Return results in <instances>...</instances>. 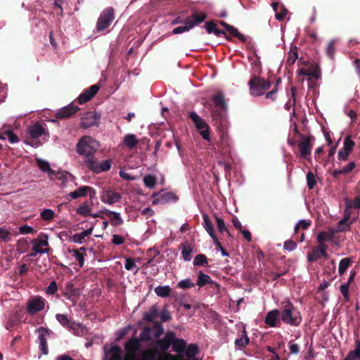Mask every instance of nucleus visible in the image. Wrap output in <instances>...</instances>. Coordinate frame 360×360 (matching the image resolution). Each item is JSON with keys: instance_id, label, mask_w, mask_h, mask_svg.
<instances>
[{"instance_id": "ddd939ff", "label": "nucleus", "mask_w": 360, "mask_h": 360, "mask_svg": "<svg viewBox=\"0 0 360 360\" xmlns=\"http://www.w3.org/2000/svg\"><path fill=\"white\" fill-rule=\"evenodd\" d=\"M281 311L278 309H273L267 312L264 322L269 326L276 328L281 326Z\"/></svg>"}, {"instance_id": "bb28decb", "label": "nucleus", "mask_w": 360, "mask_h": 360, "mask_svg": "<svg viewBox=\"0 0 360 360\" xmlns=\"http://www.w3.org/2000/svg\"><path fill=\"white\" fill-rule=\"evenodd\" d=\"M186 342L183 339H176L175 338V335L174 336V341L172 342V349L173 351L178 353V354H181L183 353L186 349Z\"/></svg>"}, {"instance_id": "9d476101", "label": "nucleus", "mask_w": 360, "mask_h": 360, "mask_svg": "<svg viewBox=\"0 0 360 360\" xmlns=\"http://www.w3.org/2000/svg\"><path fill=\"white\" fill-rule=\"evenodd\" d=\"M101 120L100 113L94 112H86L82 117L80 127L83 129H88L91 127L98 126Z\"/></svg>"}, {"instance_id": "603ef678", "label": "nucleus", "mask_w": 360, "mask_h": 360, "mask_svg": "<svg viewBox=\"0 0 360 360\" xmlns=\"http://www.w3.org/2000/svg\"><path fill=\"white\" fill-rule=\"evenodd\" d=\"M321 257V252L317 248H314L311 252L308 254L307 259L309 262H314Z\"/></svg>"}, {"instance_id": "69168bd1", "label": "nucleus", "mask_w": 360, "mask_h": 360, "mask_svg": "<svg viewBox=\"0 0 360 360\" xmlns=\"http://www.w3.org/2000/svg\"><path fill=\"white\" fill-rule=\"evenodd\" d=\"M153 330H154V336L155 338H159L162 333H163V327L162 324L159 322L155 323L153 326Z\"/></svg>"}, {"instance_id": "9b49d317", "label": "nucleus", "mask_w": 360, "mask_h": 360, "mask_svg": "<svg viewBox=\"0 0 360 360\" xmlns=\"http://www.w3.org/2000/svg\"><path fill=\"white\" fill-rule=\"evenodd\" d=\"M112 165L111 160H105L99 163L96 159L89 160L86 167L95 174H99L103 172H108L110 169Z\"/></svg>"}, {"instance_id": "f257e3e1", "label": "nucleus", "mask_w": 360, "mask_h": 360, "mask_svg": "<svg viewBox=\"0 0 360 360\" xmlns=\"http://www.w3.org/2000/svg\"><path fill=\"white\" fill-rule=\"evenodd\" d=\"M98 148V142L91 136H82L77 144V153L84 158L86 166L88 160H94V154Z\"/></svg>"}, {"instance_id": "2eb2a0df", "label": "nucleus", "mask_w": 360, "mask_h": 360, "mask_svg": "<svg viewBox=\"0 0 360 360\" xmlns=\"http://www.w3.org/2000/svg\"><path fill=\"white\" fill-rule=\"evenodd\" d=\"M79 110V108L77 105L71 103L59 109L56 112L55 117L57 119H67L76 113Z\"/></svg>"}, {"instance_id": "0eeeda50", "label": "nucleus", "mask_w": 360, "mask_h": 360, "mask_svg": "<svg viewBox=\"0 0 360 360\" xmlns=\"http://www.w3.org/2000/svg\"><path fill=\"white\" fill-rule=\"evenodd\" d=\"M212 101L216 109L212 110V113L216 118H221L223 116L222 112L227 110V104L225 101L224 95L219 91L212 96Z\"/></svg>"}, {"instance_id": "4be33fe9", "label": "nucleus", "mask_w": 360, "mask_h": 360, "mask_svg": "<svg viewBox=\"0 0 360 360\" xmlns=\"http://www.w3.org/2000/svg\"><path fill=\"white\" fill-rule=\"evenodd\" d=\"M101 212L110 218V222L112 226H117L123 224V219L121 218L119 213L109 210H103Z\"/></svg>"}, {"instance_id": "5fc2aeb1", "label": "nucleus", "mask_w": 360, "mask_h": 360, "mask_svg": "<svg viewBox=\"0 0 360 360\" xmlns=\"http://www.w3.org/2000/svg\"><path fill=\"white\" fill-rule=\"evenodd\" d=\"M349 288V285L348 283H344L340 286V290L343 295L345 302H348L350 299Z\"/></svg>"}, {"instance_id": "c756f323", "label": "nucleus", "mask_w": 360, "mask_h": 360, "mask_svg": "<svg viewBox=\"0 0 360 360\" xmlns=\"http://www.w3.org/2000/svg\"><path fill=\"white\" fill-rule=\"evenodd\" d=\"M36 161L37 165L41 171L48 173L49 175L55 174V171L51 168L50 165L47 161L40 158L37 159Z\"/></svg>"}, {"instance_id": "13d9d810", "label": "nucleus", "mask_w": 360, "mask_h": 360, "mask_svg": "<svg viewBox=\"0 0 360 360\" xmlns=\"http://www.w3.org/2000/svg\"><path fill=\"white\" fill-rule=\"evenodd\" d=\"M77 212L79 214V215H82L83 217H88V216H90L91 215V209L89 208V207L86 205V204H84L82 205H81L77 210Z\"/></svg>"}, {"instance_id": "412c9836", "label": "nucleus", "mask_w": 360, "mask_h": 360, "mask_svg": "<svg viewBox=\"0 0 360 360\" xmlns=\"http://www.w3.org/2000/svg\"><path fill=\"white\" fill-rule=\"evenodd\" d=\"M174 333L169 331L166 333L163 339L158 340V345L162 351L165 352L172 345V342L174 341Z\"/></svg>"}, {"instance_id": "a19ab883", "label": "nucleus", "mask_w": 360, "mask_h": 360, "mask_svg": "<svg viewBox=\"0 0 360 360\" xmlns=\"http://www.w3.org/2000/svg\"><path fill=\"white\" fill-rule=\"evenodd\" d=\"M158 351L156 349H148L143 352L142 356L143 360H155Z\"/></svg>"}, {"instance_id": "5701e85b", "label": "nucleus", "mask_w": 360, "mask_h": 360, "mask_svg": "<svg viewBox=\"0 0 360 360\" xmlns=\"http://www.w3.org/2000/svg\"><path fill=\"white\" fill-rule=\"evenodd\" d=\"M250 342V338L248 336L247 331L245 328H243L241 335L240 338H236L235 340V345L238 349L245 348Z\"/></svg>"}, {"instance_id": "cd10ccee", "label": "nucleus", "mask_w": 360, "mask_h": 360, "mask_svg": "<svg viewBox=\"0 0 360 360\" xmlns=\"http://www.w3.org/2000/svg\"><path fill=\"white\" fill-rule=\"evenodd\" d=\"M159 315V311L155 305H153L150 309L143 314V319L148 322H153L154 319H156Z\"/></svg>"}, {"instance_id": "e433bc0d", "label": "nucleus", "mask_w": 360, "mask_h": 360, "mask_svg": "<svg viewBox=\"0 0 360 360\" xmlns=\"http://www.w3.org/2000/svg\"><path fill=\"white\" fill-rule=\"evenodd\" d=\"M352 260L350 257H345L340 261L338 266V273L343 275L348 267L352 264Z\"/></svg>"}, {"instance_id": "f03ea898", "label": "nucleus", "mask_w": 360, "mask_h": 360, "mask_svg": "<svg viewBox=\"0 0 360 360\" xmlns=\"http://www.w3.org/2000/svg\"><path fill=\"white\" fill-rule=\"evenodd\" d=\"M271 85L270 81L255 74L251 77L248 82L250 94L255 97L264 95L266 91L271 87Z\"/></svg>"}, {"instance_id": "7ed1b4c3", "label": "nucleus", "mask_w": 360, "mask_h": 360, "mask_svg": "<svg viewBox=\"0 0 360 360\" xmlns=\"http://www.w3.org/2000/svg\"><path fill=\"white\" fill-rule=\"evenodd\" d=\"M281 321L290 326H299L302 321V317L299 311L293 306V304L288 302L281 312Z\"/></svg>"}, {"instance_id": "a878e982", "label": "nucleus", "mask_w": 360, "mask_h": 360, "mask_svg": "<svg viewBox=\"0 0 360 360\" xmlns=\"http://www.w3.org/2000/svg\"><path fill=\"white\" fill-rule=\"evenodd\" d=\"M360 359V340L355 341V348L348 352L344 360H359Z\"/></svg>"}, {"instance_id": "79ce46f5", "label": "nucleus", "mask_w": 360, "mask_h": 360, "mask_svg": "<svg viewBox=\"0 0 360 360\" xmlns=\"http://www.w3.org/2000/svg\"><path fill=\"white\" fill-rule=\"evenodd\" d=\"M193 265L194 266H208L209 264H208L207 257L203 254L197 255L194 258Z\"/></svg>"}, {"instance_id": "423d86ee", "label": "nucleus", "mask_w": 360, "mask_h": 360, "mask_svg": "<svg viewBox=\"0 0 360 360\" xmlns=\"http://www.w3.org/2000/svg\"><path fill=\"white\" fill-rule=\"evenodd\" d=\"M300 141L297 143L300 152V157L303 159H309L313 147L312 141L314 137L312 135H300Z\"/></svg>"}, {"instance_id": "338daca9", "label": "nucleus", "mask_w": 360, "mask_h": 360, "mask_svg": "<svg viewBox=\"0 0 360 360\" xmlns=\"http://www.w3.org/2000/svg\"><path fill=\"white\" fill-rule=\"evenodd\" d=\"M352 222L348 223L347 221L345 224H341L340 221L338 223V228L336 232H347L350 230V225Z\"/></svg>"}, {"instance_id": "dca6fc26", "label": "nucleus", "mask_w": 360, "mask_h": 360, "mask_svg": "<svg viewBox=\"0 0 360 360\" xmlns=\"http://www.w3.org/2000/svg\"><path fill=\"white\" fill-rule=\"evenodd\" d=\"M39 332V349H41L43 354H47L49 352L47 340L46 338L49 336V330L46 329L43 327H40L38 329Z\"/></svg>"}, {"instance_id": "4468645a", "label": "nucleus", "mask_w": 360, "mask_h": 360, "mask_svg": "<svg viewBox=\"0 0 360 360\" xmlns=\"http://www.w3.org/2000/svg\"><path fill=\"white\" fill-rule=\"evenodd\" d=\"M121 195L115 191H113L111 189H104L102 191V195L101 196V200L109 205H112L115 202H120L121 200Z\"/></svg>"}, {"instance_id": "c85d7f7f", "label": "nucleus", "mask_w": 360, "mask_h": 360, "mask_svg": "<svg viewBox=\"0 0 360 360\" xmlns=\"http://www.w3.org/2000/svg\"><path fill=\"white\" fill-rule=\"evenodd\" d=\"M308 75L311 79H315L316 80L319 79L321 77V68L317 64H311L308 70Z\"/></svg>"}, {"instance_id": "c9c22d12", "label": "nucleus", "mask_w": 360, "mask_h": 360, "mask_svg": "<svg viewBox=\"0 0 360 360\" xmlns=\"http://www.w3.org/2000/svg\"><path fill=\"white\" fill-rule=\"evenodd\" d=\"M171 288L169 285H159L154 290L156 295L161 297H167L171 293Z\"/></svg>"}, {"instance_id": "6e6d98bb", "label": "nucleus", "mask_w": 360, "mask_h": 360, "mask_svg": "<svg viewBox=\"0 0 360 360\" xmlns=\"http://www.w3.org/2000/svg\"><path fill=\"white\" fill-rule=\"evenodd\" d=\"M307 186L309 189H313L316 184V180L314 174L311 172L307 174Z\"/></svg>"}, {"instance_id": "473e14b6", "label": "nucleus", "mask_w": 360, "mask_h": 360, "mask_svg": "<svg viewBox=\"0 0 360 360\" xmlns=\"http://www.w3.org/2000/svg\"><path fill=\"white\" fill-rule=\"evenodd\" d=\"M335 236V231H330L328 232L321 231L318 234L317 241L319 243L326 241H331Z\"/></svg>"}, {"instance_id": "774afa93", "label": "nucleus", "mask_w": 360, "mask_h": 360, "mask_svg": "<svg viewBox=\"0 0 360 360\" xmlns=\"http://www.w3.org/2000/svg\"><path fill=\"white\" fill-rule=\"evenodd\" d=\"M349 154H350V152H349L345 149H340L338 153V160L346 161L348 159Z\"/></svg>"}, {"instance_id": "1a4fd4ad", "label": "nucleus", "mask_w": 360, "mask_h": 360, "mask_svg": "<svg viewBox=\"0 0 360 360\" xmlns=\"http://www.w3.org/2000/svg\"><path fill=\"white\" fill-rule=\"evenodd\" d=\"M189 117L193 120L195 124V127L201 130L200 134L202 139L206 141L210 140V131L209 126L200 117L198 114L195 112H191L189 114Z\"/></svg>"}, {"instance_id": "e2e57ef3", "label": "nucleus", "mask_w": 360, "mask_h": 360, "mask_svg": "<svg viewBox=\"0 0 360 360\" xmlns=\"http://www.w3.org/2000/svg\"><path fill=\"white\" fill-rule=\"evenodd\" d=\"M140 339L142 341H149L151 339L150 329L146 327L140 334Z\"/></svg>"}, {"instance_id": "4d7b16f0", "label": "nucleus", "mask_w": 360, "mask_h": 360, "mask_svg": "<svg viewBox=\"0 0 360 360\" xmlns=\"http://www.w3.org/2000/svg\"><path fill=\"white\" fill-rule=\"evenodd\" d=\"M290 265H291V262L290 260H288L286 262L284 263L283 266H276V269H277L276 271L281 276H283L289 271Z\"/></svg>"}, {"instance_id": "58836bf2", "label": "nucleus", "mask_w": 360, "mask_h": 360, "mask_svg": "<svg viewBox=\"0 0 360 360\" xmlns=\"http://www.w3.org/2000/svg\"><path fill=\"white\" fill-rule=\"evenodd\" d=\"M32 244L38 245L39 248L42 246H48V236L45 233H40L39 236L32 241Z\"/></svg>"}, {"instance_id": "49530a36", "label": "nucleus", "mask_w": 360, "mask_h": 360, "mask_svg": "<svg viewBox=\"0 0 360 360\" xmlns=\"http://www.w3.org/2000/svg\"><path fill=\"white\" fill-rule=\"evenodd\" d=\"M311 225V221L308 220H300L295 226V234H298L300 229H307Z\"/></svg>"}, {"instance_id": "f704fd0d", "label": "nucleus", "mask_w": 360, "mask_h": 360, "mask_svg": "<svg viewBox=\"0 0 360 360\" xmlns=\"http://www.w3.org/2000/svg\"><path fill=\"white\" fill-rule=\"evenodd\" d=\"M212 281L211 278L202 273V271H200L198 275V281L196 283V285L199 286L200 288L205 286V285L212 283Z\"/></svg>"}, {"instance_id": "f8f14e48", "label": "nucleus", "mask_w": 360, "mask_h": 360, "mask_svg": "<svg viewBox=\"0 0 360 360\" xmlns=\"http://www.w3.org/2000/svg\"><path fill=\"white\" fill-rule=\"evenodd\" d=\"M100 87L98 84H94L84 90L77 98L78 103L82 105L91 100L99 91Z\"/></svg>"}, {"instance_id": "6e6552de", "label": "nucleus", "mask_w": 360, "mask_h": 360, "mask_svg": "<svg viewBox=\"0 0 360 360\" xmlns=\"http://www.w3.org/2000/svg\"><path fill=\"white\" fill-rule=\"evenodd\" d=\"M46 301L41 296L36 295L31 297L27 301L26 309L30 315H34L39 311H43L45 308Z\"/></svg>"}, {"instance_id": "20e7f679", "label": "nucleus", "mask_w": 360, "mask_h": 360, "mask_svg": "<svg viewBox=\"0 0 360 360\" xmlns=\"http://www.w3.org/2000/svg\"><path fill=\"white\" fill-rule=\"evenodd\" d=\"M207 18V14L205 13L201 12H193L191 15L187 17L185 21L184 26H179L175 27L172 30L173 34H178L185 32L189 31L195 25H198L205 21Z\"/></svg>"}, {"instance_id": "052dcab7", "label": "nucleus", "mask_w": 360, "mask_h": 360, "mask_svg": "<svg viewBox=\"0 0 360 360\" xmlns=\"http://www.w3.org/2000/svg\"><path fill=\"white\" fill-rule=\"evenodd\" d=\"M49 248L43 249L39 248L38 245L33 244L32 252L29 255L30 257H35L38 253L44 254L49 252Z\"/></svg>"}, {"instance_id": "b1692460", "label": "nucleus", "mask_w": 360, "mask_h": 360, "mask_svg": "<svg viewBox=\"0 0 360 360\" xmlns=\"http://www.w3.org/2000/svg\"><path fill=\"white\" fill-rule=\"evenodd\" d=\"M182 258L185 261H190L191 259V253L193 247L191 243L186 241L181 244Z\"/></svg>"}, {"instance_id": "c03bdc74", "label": "nucleus", "mask_w": 360, "mask_h": 360, "mask_svg": "<svg viewBox=\"0 0 360 360\" xmlns=\"http://www.w3.org/2000/svg\"><path fill=\"white\" fill-rule=\"evenodd\" d=\"M198 351V347L196 345L191 344L187 347L185 353L188 358H193L197 355Z\"/></svg>"}, {"instance_id": "f3484780", "label": "nucleus", "mask_w": 360, "mask_h": 360, "mask_svg": "<svg viewBox=\"0 0 360 360\" xmlns=\"http://www.w3.org/2000/svg\"><path fill=\"white\" fill-rule=\"evenodd\" d=\"M153 197L158 196L157 198L154 199L153 201V204H158V203H165L170 200L176 201L178 198L176 195L172 193V192H167L163 194L158 193H154Z\"/></svg>"}, {"instance_id": "393cba45", "label": "nucleus", "mask_w": 360, "mask_h": 360, "mask_svg": "<svg viewBox=\"0 0 360 360\" xmlns=\"http://www.w3.org/2000/svg\"><path fill=\"white\" fill-rule=\"evenodd\" d=\"M94 191V189L89 186H82L76 189L75 191L70 192L69 195L72 199H77L79 197H84L87 194L88 191ZM95 193V192H94Z\"/></svg>"}, {"instance_id": "ea45409f", "label": "nucleus", "mask_w": 360, "mask_h": 360, "mask_svg": "<svg viewBox=\"0 0 360 360\" xmlns=\"http://www.w3.org/2000/svg\"><path fill=\"white\" fill-rule=\"evenodd\" d=\"M121 349L117 346H112L108 352L109 360H121Z\"/></svg>"}, {"instance_id": "a18cd8bd", "label": "nucleus", "mask_w": 360, "mask_h": 360, "mask_svg": "<svg viewBox=\"0 0 360 360\" xmlns=\"http://www.w3.org/2000/svg\"><path fill=\"white\" fill-rule=\"evenodd\" d=\"M11 240V233L4 229L0 228V242L1 243H8Z\"/></svg>"}, {"instance_id": "09e8293b", "label": "nucleus", "mask_w": 360, "mask_h": 360, "mask_svg": "<svg viewBox=\"0 0 360 360\" xmlns=\"http://www.w3.org/2000/svg\"><path fill=\"white\" fill-rule=\"evenodd\" d=\"M195 286V283L191 281V278H186L184 280L180 281L177 283V288L181 289H188Z\"/></svg>"}, {"instance_id": "864d4df0", "label": "nucleus", "mask_w": 360, "mask_h": 360, "mask_svg": "<svg viewBox=\"0 0 360 360\" xmlns=\"http://www.w3.org/2000/svg\"><path fill=\"white\" fill-rule=\"evenodd\" d=\"M355 145V143L354 141L352 140L350 136H347L344 139V147L343 149L349 151L351 153L352 150L354 146Z\"/></svg>"}, {"instance_id": "8fccbe9b", "label": "nucleus", "mask_w": 360, "mask_h": 360, "mask_svg": "<svg viewBox=\"0 0 360 360\" xmlns=\"http://www.w3.org/2000/svg\"><path fill=\"white\" fill-rule=\"evenodd\" d=\"M40 216L44 220L51 221L54 218L55 212L51 209H45L41 212Z\"/></svg>"}, {"instance_id": "de8ad7c7", "label": "nucleus", "mask_w": 360, "mask_h": 360, "mask_svg": "<svg viewBox=\"0 0 360 360\" xmlns=\"http://www.w3.org/2000/svg\"><path fill=\"white\" fill-rule=\"evenodd\" d=\"M215 219H216L217 226L219 231L221 234H223L224 232H226L229 236H231V234L229 233L223 219L219 218L216 216Z\"/></svg>"}, {"instance_id": "aec40b11", "label": "nucleus", "mask_w": 360, "mask_h": 360, "mask_svg": "<svg viewBox=\"0 0 360 360\" xmlns=\"http://www.w3.org/2000/svg\"><path fill=\"white\" fill-rule=\"evenodd\" d=\"M125 349L127 353L134 356L136 352L140 350L141 345L136 338H131L125 343Z\"/></svg>"}, {"instance_id": "7c9ffc66", "label": "nucleus", "mask_w": 360, "mask_h": 360, "mask_svg": "<svg viewBox=\"0 0 360 360\" xmlns=\"http://www.w3.org/2000/svg\"><path fill=\"white\" fill-rule=\"evenodd\" d=\"M57 321L64 327L68 328H73V322L68 319L67 314H57L56 315Z\"/></svg>"}, {"instance_id": "bf43d9fd", "label": "nucleus", "mask_w": 360, "mask_h": 360, "mask_svg": "<svg viewBox=\"0 0 360 360\" xmlns=\"http://www.w3.org/2000/svg\"><path fill=\"white\" fill-rule=\"evenodd\" d=\"M158 360H181V354L174 355L169 352H165L163 355H160Z\"/></svg>"}, {"instance_id": "2f4dec72", "label": "nucleus", "mask_w": 360, "mask_h": 360, "mask_svg": "<svg viewBox=\"0 0 360 360\" xmlns=\"http://www.w3.org/2000/svg\"><path fill=\"white\" fill-rule=\"evenodd\" d=\"M138 143L139 140L134 134H127L123 139V143L130 149L136 147Z\"/></svg>"}, {"instance_id": "6ab92c4d", "label": "nucleus", "mask_w": 360, "mask_h": 360, "mask_svg": "<svg viewBox=\"0 0 360 360\" xmlns=\"http://www.w3.org/2000/svg\"><path fill=\"white\" fill-rule=\"evenodd\" d=\"M46 133L45 128L39 122L30 126L28 129V134L30 138L35 139Z\"/></svg>"}, {"instance_id": "37998d69", "label": "nucleus", "mask_w": 360, "mask_h": 360, "mask_svg": "<svg viewBox=\"0 0 360 360\" xmlns=\"http://www.w3.org/2000/svg\"><path fill=\"white\" fill-rule=\"evenodd\" d=\"M69 252L72 253V256L78 262L79 266L82 267L84 264V257L86 255L84 252H82L79 250H75V249H73L72 250H70Z\"/></svg>"}, {"instance_id": "72a5a7b5", "label": "nucleus", "mask_w": 360, "mask_h": 360, "mask_svg": "<svg viewBox=\"0 0 360 360\" xmlns=\"http://www.w3.org/2000/svg\"><path fill=\"white\" fill-rule=\"evenodd\" d=\"M298 59V51L296 46L291 47L288 55L286 64L291 66Z\"/></svg>"}, {"instance_id": "680f3d73", "label": "nucleus", "mask_w": 360, "mask_h": 360, "mask_svg": "<svg viewBox=\"0 0 360 360\" xmlns=\"http://www.w3.org/2000/svg\"><path fill=\"white\" fill-rule=\"evenodd\" d=\"M58 290L57 283L55 281H51L46 288V293L49 295H54Z\"/></svg>"}, {"instance_id": "4c0bfd02", "label": "nucleus", "mask_w": 360, "mask_h": 360, "mask_svg": "<svg viewBox=\"0 0 360 360\" xmlns=\"http://www.w3.org/2000/svg\"><path fill=\"white\" fill-rule=\"evenodd\" d=\"M203 219V227L206 230V231L208 233L209 235L213 234L214 233L213 224L209 217V216L207 214H203L202 215Z\"/></svg>"}, {"instance_id": "a211bd4d", "label": "nucleus", "mask_w": 360, "mask_h": 360, "mask_svg": "<svg viewBox=\"0 0 360 360\" xmlns=\"http://www.w3.org/2000/svg\"><path fill=\"white\" fill-rule=\"evenodd\" d=\"M219 24L223 26L226 30L232 36L236 37L242 42L246 41V37L244 34H241L238 30L233 26L226 23L225 21H220Z\"/></svg>"}, {"instance_id": "3c124183", "label": "nucleus", "mask_w": 360, "mask_h": 360, "mask_svg": "<svg viewBox=\"0 0 360 360\" xmlns=\"http://www.w3.org/2000/svg\"><path fill=\"white\" fill-rule=\"evenodd\" d=\"M143 182L147 187L153 188L156 184L157 179L155 176L148 174L144 176Z\"/></svg>"}, {"instance_id": "0e129e2a", "label": "nucleus", "mask_w": 360, "mask_h": 360, "mask_svg": "<svg viewBox=\"0 0 360 360\" xmlns=\"http://www.w3.org/2000/svg\"><path fill=\"white\" fill-rule=\"evenodd\" d=\"M326 53L328 57L331 59H333L334 58V53H335V41H330L326 48Z\"/></svg>"}, {"instance_id": "39448f33", "label": "nucleus", "mask_w": 360, "mask_h": 360, "mask_svg": "<svg viewBox=\"0 0 360 360\" xmlns=\"http://www.w3.org/2000/svg\"><path fill=\"white\" fill-rule=\"evenodd\" d=\"M115 18V11L112 7L104 9L101 13L96 23L98 32H102L106 30L112 23Z\"/></svg>"}]
</instances>
